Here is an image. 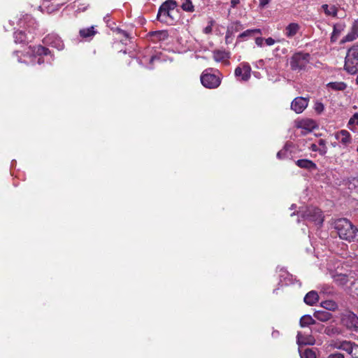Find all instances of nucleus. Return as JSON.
Instances as JSON below:
<instances>
[{
    "label": "nucleus",
    "mask_w": 358,
    "mask_h": 358,
    "mask_svg": "<svg viewBox=\"0 0 358 358\" xmlns=\"http://www.w3.org/2000/svg\"><path fill=\"white\" fill-rule=\"evenodd\" d=\"M334 227L341 239L352 241L356 235L357 229L346 218H340L334 223Z\"/></svg>",
    "instance_id": "nucleus-1"
},
{
    "label": "nucleus",
    "mask_w": 358,
    "mask_h": 358,
    "mask_svg": "<svg viewBox=\"0 0 358 358\" xmlns=\"http://www.w3.org/2000/svg\"><path fill=\"white\" fill-rule=\"evenodd\" d=\"M178 6L175 0H167L159 8L157 20L166 24H173L176 20L174 13Z\"/></svg>",
    "instance_id": "nucleus-2"
},
{
    "label": "nucleus",
    "mask_w": 358,
    "mask_h": 358,
    "mask_svg": "<svg viewBox=\"0 0 358 358\" xmlns=\"http://www.w3.org/2000/svg\"><path fill=\"white\" fill-rule=\"evenodd\" d=\"M298 215L306 222L314 223L316 225H321L324 221L322 211L318 208L313 206L300 210Z\"/></svg>",
    "instance_id": "nucleus-3"
},
{
    "label": "nucleus",
    "mask_w": 358,
    "mask_h": 358,
    "mask_svg": "<svg viewBox=\"0 0 358 358\" xmlns=\"http://www.w3.org/2000/svg\"><path fill=\"white\" fill-rule=\"evenodd\" d=\"M344 67L351 74L358 72V44L348 49Z\"/></svg>",
    "instance_id": "nucleus-4"
},
{
    "label": "nucleus",
    "mask_w": 358,
    "mask_h": 358,
    "mask_svg": "<svg viewBox=\"0 0 358 358\" xmlns=\"http://www.w3.org/2000/svg\"><path fill=\"white\" fill-rule=\"evenodd\" d=\"M210 69H206L201 75V82L203 87L208 89H216L221 84V77L209 72Z\"/></svg>",
    "instance_id": "nucleus-5"
},
{
    "label": "nucleus",
    "mask_w": 358,
    "mask_h": 358,
    "mask_svg": "<svg viewBox=\"0 0 358 358\" xmlns=\"http://www.w3.org/2000/svg\"><path fill=\"white\" fill-rule=\"evenodd\" d=\"M310 55L308 53L296 52L290 58V66L294 71H301L305 69L310 62Z\"/></svg>",
    "instance_id": "nucleus-6"
},
{
    "label": "nucleus",
    "mask_w": 358,
    "mask_h": 358,
    "mask_svg": "<svg viewBox=\"0 0 358 358\" xmlns=\"http://www.w3.org/2000/svg\"><path fill=\"white\" fill-rule=\"evenodd\" d=\"M234 75L241 81H248L251 76V67L247 62L241 63L234 71Z\"/></svg>",
    "instance_id": "nucleus-7"
},
{
    "label": "nucleus",
    "mask_w": 358,
    "mask_h": 358,
    "mask_svg": "<svg viewBox=\"0 0 358 358\" xmlns=\"http://www.w3.org/2000/svg\"><path fill=\"white\" fill-rule=\"evenodd\" d=\"M342 322L348 329L353 331H358V317L352 312H347L343 314Z\"/></svg>",
    "instance_id": "nucleus-8"
},
{
    "label": "nucleus",
    "mask_w": 358,
    "mask_h": 358,
    "mask_svg": "<svg viewBox=\"0 0 358 358\" xmlns=\"http://www.w3.org/2000/svg\"><path fill=\"white\" fill-rule=\"evenodd\" d=\"M45 45L55 48L59 50L64 48V44L61 38L56 34H50L47 35L43 40Z\"/></svg>",
    "instance_id": "nucleus-9"
},
{
    "label": "nucleus",
    "mask_w": 358,
    "mask_h": 358,
    "mask_svg": "<svg viewBox=\"0 0 358 358\" xmlns=\"http://www.w3.org/2000/svg\"><path fill=\"white\" fill-rule=\"evenodd\" d=\"M334 136L343 148H348L352 142V135L345 129L338 131Z\"/></svg>",
    "instance_id": "nucleus-10"
},
{
    "label": "nucleus",
    "mask_w": 358,
    "mask_h": 358,
    "mask_svg": "<svg viewBox=\"0 0 358 358\" xmlns=\"http://www.w3.org/2000/svg\"><path fill=\"white\" fill-rule=\"evenodd\" d=\"M333 348L342 350L351 355L354 348H357V345L350 341H333L331 344Z\"/></svg>",
    "instance_id": "nucleus-11"
},
{
    "label": "nucleus",
    "mask_w": 358,
    "mask_h": 358,
    "mask_svg": "<svg viewBox=\"0 0 358 358\" xmlns=\"http://www.w3.org/2000/svg\"><path fill=\"white\" fill-rule=\"evenodd\" d=\"M308 99L299 96L291 103V109L296 113H301L308 105Z\"/></svg>",
    "instance_id": "nucleus-12"
},
{
    "label": "nucleus",
    "mask_w": 358,
    "mask_h": 358,
    "mask_svg": "<svg viewBox=\"0 0 358 358\" xmlns=\"http://www.w3.org/2000/svg\"><path fill=\"white\" fill-rule=\"evenodd\" d=\"M51 0H43L41 5L39 6V8L43 13H51L55 10H57L63 3H50Z\"/></svg>",
    "instance_id": "nucleus-13"
},
{
    "label": "nucleus",
    "mask_w": 358,
    "mask_h": 358,
    "mask_svg": "<svg viewBox=\"0 0 358 358\" xmlns=\"http://www.w3.org/2000/svg\"><path fill=\"white\" fill-rule=\"evenodd\" d=\"M316 127L317 124L315 122L310 119L302 120L297 123L298 128L305 130V131H303V134L310 132Z\"/></svg>",
    "instance_id": "nucleus-14"
},
{
    "label": "nucleus",
    "mask_w": 358,
    "mask_h": 358,
    "mask_svg": "<svg viewBox=\"0 0 358 358\" xmlns=\"http://www.w3.org/2000/svg\"><path fill=\"white\" fill-rule=\"evenodd\" d=\"M296 341L297 344L299 345H314L315 343V339L313 336L310 335H304L301 332H298L297 336H296Z\"/></svg>",
    "instance_id": "nucleus-15"
},
{
    "label": "nucleus",
    "mask_w": 358,
    "mask_h": 358,
    "mask_svg": "<svg viewBox=\"0 0 358 358\" xmlns=\"http://www.w3.org/2000/svg\"><path fill=\"white\" fill-rule=\"evenodd\" d=\"M358 38V20L353 22L351 31L349 32L341 41L342 43L352 41Z\"/></svg>",
    "instance_id": "nucleus-16"
},
{
    "label": "nucleus",
    "mask_w": 358,
    "mask_h": 358,
    "mask_svg": "<svg viewBox=\"0 0 358 358\" xmlns=\"http://www.w3.org/2000/svg\"><path fill=\"white\" fill-rule=\"evenodd\" d=\"M213 55L214 60L217 62H226L230 57L229 52L221 50H214Z\"/></svg>",
    "instance_id": "nucleus-17"
},
{
    "label": "nucleus",
    "mask_w": 358,
    "mask_h": 358,
    "mask_svg": "<svg viewBox=\"0 0 358 358\" xmlns=\"http://www.w3.org/2000/svg\"><path fill=\"white\" fill-rule=\"evenodd\" d=\"M300 29L299 24L292 22L289 24L285 29L284 34L288 38L294 36Z\"/></svg>",
    "instance_id": "nucleus-18"
},
{
    "label": "nucleus",
    "mask_w": 358,
    "mask_h": 358,
    "mask_svg": "<svg viewBox=\"0 0 358 358\" xmlns=\"http://www.w3.org/2000/svg\"><path fill=\"white\" fill-rule=\"evenodd\" d=\"M296 164L301 169H306L308 170H313L317 168L316 164L313 161L306 159L297 160L296 162Z\"/></svg>",
    "instance_id": "nucleus-19"
},
{
    "label": "nucleus",
    "mask_w": 358,
    "mask_h": 358,
    "mask_svg": "<svg viewBox=\"0 0 358 358\" xmlns=\"http://www.w3.org/2000/svg\"><path fill=\"white\" fill-rule=\"evenodd\" d=\"M96 34V31L94 29V27L92 26L88 28H84L80 30L79 34L80 37L86 40H90Z\"/></svg>",
    "instance_id": "nucleus-20"
},
{
    "label": "nucleus",
    "mask_w": 358,
    "mask_h": 358,
    "mask_svg": "<svg viewBox=\"0 0 358 358\" xmlns=\"http://www.w3.org/2000/svg\"><path fill=\"white\" fill-rule=\"evenodd\" d=\"M319 300L318 294L315 291H310L304 297V302L309 306H313Z\"/></svg>",
    "instance_id": "nucleus-21"
},
{
    "label": "nucleus",
    "mask_w": 358,
    "mask_h": 358,
    "mask_svg": "<svg viewBox=\"0 0 358 358\" xmlns=\"http://www.w3.org/2000/svg\"><path fill=\"white\" fill-rule=\"evenodd\" d=\"M313 316L321 322H327L332 317L331 313L327 310H317L314 313Z\"/></svg>",
    "instance_id": "nucleus-22"
},
{
    "label": "nucleus",
    "mask_w": 358,
    "mask_h": 358,
    "mask_svg": "<svg viewBox=\"0 0 358 358\" xmlns=\"http://www.w3.org/2000/svg\"><path fill=\"white\" fill-rule=\"evenodd\" d=\"M345 24L343 23H337L334 25L333 32L331 36V41L335 42L341 33L344 30Z\"/></svg>",
    "instance_id": "nucleus-23"
},
{
    "label": "nucleus",
    "mask_w": 358,
    "mask_h": 358,
    "mask_svg": "<svg viewBox=\"0 0 358 358\" xmlns=\"http://www.w3.org/2000/svg\"><path fill=\"white\" fill-rule=\"evenodd\" d=\"M321 8L324 12L325 15L328 16H332L334 17L337 16L338 8L335 6L333 5L329 6L327 4H323Z\"/></svg>",
    "instance_id": "nucleus-24"
},
{
    "label": "nucleus",
    "mask_w": 358,
    "mask_h": 358,
    "mask_svg": "<svg viewBox=\"0 0 358 358\" xmlns=\"http://www.w3.org/2000/svg\"><path fill=\"white\" fill-rule=\"evenodd\" d=\"M15 42L16 43H24L29 41V37L23 31H16L14 34Z\"/></svg>",
    "instance_id": "nucleus-25"
},
{
    "label": "nucleus",
    "mask_w": 358,
    "mask_h": 358,
    "mask_svg": "<svg viewBox=\"0 0 358 358\" xmlns=\"http://www.w3.org/2000/svg\"><path fill=\"white\" fill-rule=\"evenodd\" d=\"M345 185L350 190L358 188V177H350L345 181Z\"/></svg>",
    "instance_id": "nucleus-26"
},
{
    "label": "nucleus",
    "mask_w": 358,
    "mask_h": 358,
    "mask_svg": "<svg viewBox=\"0 0 358 358\" xmlns=\"http://www.w3.org/2000/svg\"><path fill=\"white\" fill-rule=\"evenodd\" d=\"M255 33H261V30L259 29H248L238 36V38L240 41L245 40L246 38L252 36Z\"/></svg>",
    "instance_id": "nucleus-27"
},
{
    "label": "nucleus",
    "mask_w": 358,
    "mask_h": 358,
    "mask_svg": "<svg viewBox=\"0 0 358 358\" xmlns=\"http://www.w3.org/2000/svg\"><path fill=\"white\" fill-rule=\"evenodd\" d=\"M315 320L309 315H305L300 320V325L301 327H308L310 324H315Z\"/></svg>",
    "instance_id": "nucleus-28"
},
{
    "label": "nucleus",
    "mask_w": 358,
    "mask_h": 358,
    "mask_svg": "<svg viewBox=\"0 0 358 358\" xmlns=\"http://www.w3.org/2000/svg\"><path fill=\"white\" fill-rule=\"evenodd\" d=\"M327 86L334 90L339 91L344 90L347 87L346 84L343 82H331L328 83Z\"/></svg>",
    "instance_id": "nucleus-29"
},
{
    "label": "nucleus",
    "mask_w": 358,
    "mask_h": 358,
    "mask_svg": "<svg viewBox=\"0 0 358 358\" xmlns=\"http://www.w3.org/2000/svg\"><path fill=\"white\" fill-rule=\"evenodd\" d=\"M33 52L38 56L48 55L50 54V51L48 48L42 45H38L34 48Z\"/></svg>",
    "instance_id": "nucleus-30"
},
{
    "label": "nucleus",
    "mask_w": 358,
    "mask_h": 358,
    "mask_svg": "<svg viewBox=\"0 0 358 358\" xmlns=\"http://www.w3.org/2000/svg\"><path fill=\"white\" fill-rule=\"evenodd\" d=\"M321 306L327 310H335L338 308L336 303L332 300L324 301L322 302Z\"/></svg>",
    "instance_id": "nucleus-31"
},
{
    "label": "nucleus",
    "mask_w": 358,
    "mask_h": 358,
    "mask_svg": "<svg viewBox=\"0 0 358 358\" xmlns=\"http://www.w3.org/2000/svg\"><path fill=\"white\" fill-rule=\"evenodd\" d=\"M181 8L185 12H194V6L192 3V0H184L181 5Z\"/></svg>",
    "instance_id": "nucleus-32"
},
{
    "label": "nucleus",
    "mask_w": 358,
    "mask_h": 358,
    "mask_svg": "<svg viewBox=\"0 0 358 358\" xmlns=\"http://www.w3.org/2000/svg\"><path fill=\"white\" fill-rule=\"evenodd\" d=\"M25 24H27L26 26L29 28L31 27H33L35 24V21L31 17V16H30L29 15H26L24 17V19L23 20L21 19L20 21V25L23 24V26H25Z\"/></svg>",
    "instance_id": "nucleus-33"
},
{
    "label": "nucleus",
    "mask_w": 358,
    "mask_h": 358,
    "mask_svg": "<svg viewBox=\"0 0 358 358\" xmlns=\"http://www.w3.org/2000/svg\"><path fill=\"white\" fill-rule=\"evenodd\" d=\"M354 126L358 127V113H355L349 120L348 127L350 129L354 130Z\"/></svg>",
    "instance_id": "nucleus-34"
},
{
    "label": "nucleus",
    "mask_w": 358,
    "mask_h": 358,
    "mask_svg": "<svg viewBox=\"0 0 358 358\" xmlns=\"http://www.w3.org/2000/svg\"><path fill=\"white\" fill-rule=\"evenodd\" d=\"M301 358H316V354L312 349L307 348L300 354Z\"/></svg>",
    "instance_id": "nucleus-35"
},
{
    "label": "nucleus",
    "mask_w": 358,
    "mask_h": 358,
    "mask_svg": "<svg viewBox=\"0 0 358 358\" xmlns=\"http://www.w3.org/2000/svg\"><path fill=\"white\" fill-rule=\"evenodd\" d=\"M319 145L321 146V148H320L319 153L322 155H324L327 153V148L326 147V141L324 139H320L318 141Z\"/></svg>",
    "instance_id": "nucleus-36"
},
{
    "label": "nucleus",
    "mask_w": 358,
    "mask_h": 358,
    "mask_svg": "<svg viewBox=\"0 0 358 358\" xmlns=\"http://www.w3.org/2000/svg\"><path fill=\"white\" fill-rule=\"evenodd\" d=\"M159 40H165L168 38V33L166 31H159L153 33Z\"/></svg>",
    "instance_id": "nucleus-37"
},
{
    "label": "nucleus",
    "mask_w": 358,
    "mask_h": 358,
    "mask_svg": "<svg viewBox=\"0 0 358 358\" xmlns=\"http://www.w3.org/2000/svg\"><path fill=\"white\" fill-rule=\"evenodd\" d=\"M324 333L329 336H332L334 334H339V331L334 327H327L324 330Z\"/></svg>",
    "instance_id": "nucleus-38"
},
{
    "label": "nucleus",
    "mask_w": 358,
    "mask_h": 358,
    "mask_svg": "<svg viewBox=\"0 0 358 358\" xmlns=\"http://www.w3.org/2000/svg\"><path fill=\"white\" fill-rule=\"evenodd\" d=\"M287 157V150L286 148H285L284 149L280 150L278 153H277V157L279 159H285V157Z\"/></svg>",
    "instance_id": "nucleus-39"
},
{
    "label": "nucleus",
    "mask_w": 358,
    "mask_h": 358,
    "mask_svg": "<svg viewBox=\"0 0 358 358\" xmlns=\"http://www.w3.org/2000/svg\"><path fill=\"white\" fill-rule=\"evenodd\" d=\"M324 105L322 103H316L315 110L318 113H321L324 110Z\"/></svg>",
    "instance_id": "nucleus-40"
},
{
    "label": "nucleus",
    "mask_w": 358,
    "mask_h": 358,
    "mask_svg": "<svg viewBox=\"0 0 358 358\" xmlns=\"http://www.w3.org/2000/svg\"><path fill=\"white\" fill-rule=\"evenodd\" d=\"M327 358H345L344 355L340 352H334L330 354Z\"/></svg>",
    "instance_id": "nucleus-41"
},
{
    "label": "nucleus",
    "mask_w": 358,
    "mask_h": 358,
    "mask_svg": "<svg viewBox=\"0 0 358 358\" xmlns=\"http://www.w3.org/2000/svg\"><path fill=\"white\" fill-rule=\"evenodd\" d=\"M209 24H208L207 27H206L204 28V29H203V32H204L205 34H210V33L212 32V30H213V29H212L213 22H212V21H210V22H209Z\"/></svg>",
    "instance_id": "nucleus-42"
},
{
    "label": "nucleus",
    "mask_w": 358,
    "mask_h": 358,
    "mask_svg": "<svg viewBox=\"0 0 358 358\" xmlns=\"http://www.w3.org/2000/svg\"><path fill=\"white\" fill-rule=\"evenodd\" d=\"M264 41L265 43L268 46L273 45L275 43V41L271 37L265 39Z\"/></svg>",
    "instance_id": "nucleus-43"
},
{
    "label": "nucleus",
    "mask_w": 358,
    "mask_h": 358,
    "mask_svg": "<svg viewBox=\"0 0 358 358\" xmlns=\"http://www.w3.org/2000/svg\"><path fill=\"white\" fill-rule=\"evenodd\" d=\"M270 1L271 0H260L259 8H264L270 3Z\"/></svg>",
    "instance_id": "nucleus-44"
},
{
    "label": "nucleus",
    "mask_w": 358,
    "mask_h": 358,
    "mask_svg": "<svg viewBox=\"0 0 358 358\" xmlns=\"http://www.w3.org/2000/svg\"><path fill=\"white\" fill-rule=\"evenodd\" d=\"M264 41V39L262 37H257L255 39L256 44L259 47L263 46Z\"/></svg>",
    "instance_id": "nucleus-45"
},
{
    "label": "nucleus",
    "mask_w": 358,
    "mask_h": 358,
    "mask_svg": "<svg viewBox=\"0 0 358 358\" xmlns=\"http://www.w3.org/2000/svg\"><path fill=\"white\" fill-rule=\"evenodd\" d=\"M310 149L314 152H319L320 150V148H318L317 145L315 143L311 144Z\"/></svg>",
    "instance_id": "nucleus-46"
},
{
    "label": "nucleus",
    "mask_w": 358,
    "mask_h": 358,
    "mask_svg": "<svg viewBox=\"0 0 358 358\" xmlns=\"http://www.w3.org/2000/svg\"><path fill=\"white\" fill-rule=\"evenodd\" d=\"M240 3V0H231V6L235 8Z\"/></svg>",
    "instance_id": "nucleus-47"
},
{
    "label": "nucleus",
    "mask_w": 358,
    "mask_h": 358,
    "mask_svg": "<svg viewBox=\"0 0 358 358\" xmlns=\"http://www.w3.org/2000/svg\"><path fill=\"white\" fill-rule=\"evenodd\" d=\"M235 26H236V31H238L240 29L242 28V24L239 22H236L235 23Z\"/></svg>",
    "instance_id": "nucleus-48"
},
{
    "label": "nucleus",
    "mask_w": 358,
    "mask_h": 358,
    "mask_svg": "<svg viewBox=\"0 0 358 358\" xmlns=\"http://www.w3.org/2000/svg\"><path fill=\"white\" fill-rule=\"evenodd\" d=\"M323 329V326L322 325H320V327H317V329H312L310 331H318V332H321V331Z\"/></svg>",
    "instance_id": "nucleus-49"
},
{
    "label": "nucleus",
    "mask_w": 358,
    "mask_h": 358,
    "mask_svg": "<svg viewBox=\"0 0 358 358\" xmlns=\"http://www.w3.org/2000/svg\"><path fill=\"white\" fill-rule=\"evenodd\" d=\"M117 31H118L119 33H121V34H122L123 36H124L125 37H127V38L128 37V34H127L125 31H123V30H122V29H117Z\"/></svg>",
    "instance_id": "nucleus-50"
},
{
    "label": "nucleus",
    "mask_w": 358,
    "mask_h": 358,
    "mask_svg": "<svg viewBox=\"0 0 358 358\" xmlns=\"http://www.w3.org/2000/svg\"><path fill=\"white\" fill-rule=\"evenodd\" d=\"M155 59H159V58L157 56H152L150 58V62L152 63Z\"/></svg>",
    "instance_id": "nucleus-51"
},
{
    "label": "nucleus",
    "mask_w": 358,
    "mask_h": 358,
    "mask_svg": "<svg viewBox=\"0 0 358 358\" xmlns=\"http://www.w3.org/2000/svg\"><path fill=\"white\" fill-rule=\"evenodd\" d=\"M229 32L227 33V35H226V37H225V41H226V43H228L229 41Z\"/></svg>",
    "instance_id": "nucleus-52"
},
{
    "label": "nucleus",
    "mask_w": 358,
    "mask_h": 358,
    "mask_svg": "<svg viewBox=\"0 0 358 358\" xmlns=\"http://www.w3.org/2000/svg\"><path fill=\"white\" fill-rule=\"evenodd\" d=\"M42 62H43V61L41 60V58H39V59H38V64H41Z\"/></svg>",
    "instance_id": "nucleus-53"
},
{
    "label": "nucleus",
    "mask_w": 358,
    "mask_h": 358,
    "mask_svg": "<svg viewBox=\"0 0 358 358\" xmlns=\"http://www.w3.org/2000/svg\"><path fill=\"white\" fill-rule=\"evenodd\" d=\"M294 208H296V206L294 204L292 205L291 208L293 209Z\"/></svg>",
    "instance_id": "nucleus-54"
},
{
    "label": "nucleus",
    "mask_w": 358,
    "mask_h": 358,
    "mask_svg": "<svg viewBox=\"0 0 358 358\" xmlns=\"http://www.w3.org/2000/svg\"><path fill=\"white\" fill-rule=\"evenodd\" d=\"M274 334H275V336H277V334H275V332H273V336H274Z\"/></svg>",
    "instance_id": "nucleus-55"
},
{
    "label": "nucleus",
    "mask_w": 358,
    "mask_h": 358,
    "mask_svg": "<svg viewBox=\"0 0 358 358\" xmlns=\"http://www.w3.org/2000/svg\"><path fill=\"white\" fill-rule=\"evenodd\" d=\"M274 334H275V336H277V334H275V332H273V336H274Z\"/></svg>",
    "instance_id": "nucleus-56"
},
{
    "label": "nucleus",
    "mask_w": 358,
    "mask_h": 358,
    "mask_svg": "<svg viewBox=\"0 0 358 358\" xmlns=\"http://www.w3.org/2000/svg\"><path fill=\"white\" fill-rule=\"evenodd\" d=\"M357 83H358V76H357Z\"/></svg>",
    "instance_id": "nucleus-57"
},
{
    "label": "nucleus",
    "mask_w": 358,
    "mask_h": 358,
    "mask_svg": "<svg viewBox=\"0 0 358 358\" xmlns=\"http://www.w3.org/2000/svg\"><path fill=\"white\" fill-rule=\"evenodd\" d=\"M357 152H358V147H357Z\"/></svg>",
    "instance_id": "nucleus-58"
}]
</instances>
